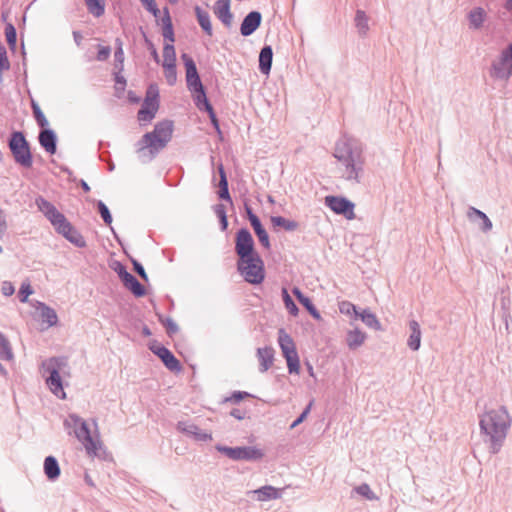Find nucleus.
Returning <instances> with one entry per match:
<instances>
[{
    "label": "nucleus",
    "mask_w": 512,
    "mask_h": 512,
    "mask_svg": "<svg viewBox=\"0 0 512 512\" xmlns=\"http://www.w3.org/2000/svg\"><path fill=\"white\" fill-rule=\"evenodd\" d=\"M173 122L164 120L155 124L151 132L145 133L136 143V153L142 163L151 162L171 141Z\"/></svg>",
    "instance_id": "obj_2"
},
{
    "label": "nucleus",
    "mask_w": 512,
    "mask_h": 512,
    "mask_svg": "<svg viewBox=\"0 0 512 512\" xmlns=\"http://www.w3.org/2000/svg\"><path fill=\"white\" fill-rule=\"evenodd\" d=\"M177 430L198 442H207L212 440V434L201 430L197 425L185 421L177 423Z\"/></svg>",
    "instance_id": "obj_16"
},
{
    "label": "nucleus",
    "mask_w": 512,
    "mask_h": 512,
    "mask_svg": "<svg viewBox=\"0 0 512 512\" xmlns=\"http://www.w3.org/2000/svg\"><path fill=\"white\" fill-rule=\"evenodd\" d=\"M252 493L257 495V500L259 501L274 500L281 497L279 490L270 485L262 486L252 491Z\"/></svg>",
    "instance_id": "obj_31"
},
{
    "label": "nucleus",
    "mask_w": 512,
    "mask_h": 512,
    "mask_svg": "<svg viewBox=\"0 0 512 512\" xmlns=\"http://www.w3.org/2000/svg\"><path fill=\"white\" fill-rule=\"evenodd\" d=\"M194 12H195L197 21H198L200 27L202 28V30L204 31V33L208 36H212L213 29H212L210 14L198 5L194 7Z\"/></svg>",
    "instance_id": "obj_26"
},
{
    "label": "nucleus",
    "mask_w": 512,
    "mask_h": 512,
    "mask_svg": "<svg viewBox=\"0 0 512 512\" xmlns=\"http://www.w3.org/2000/svg\"><path fill=\"white\" fill-rule=\"evenodd\" d=\"M159 321L166 327V332L169 336H172L178 332L179 327L172 318H163L162 316H159Z\"/></svg>",
    "instance_id": "obj_47"
},
{
    "label": "nucleus",
    "mask_w": 512,
    "mask_h": 512,
    "mask_svg": "<svg viewBox=\"0 0 512 512\" xmlns=\"http://www.w3.org/2000/svg\"><path fill=\"white\" fill-rule=\"evenodd\" d=\"M110 54H111L110 46L99 45V50L96 55V59L101 62L106 61L110 57Z\"/></svg>",
    "instance_id": "obj_54"
},
{
    "label": "nucleus",
    "mask_w": 512,
    "mask_h": 512,
    "mask_svg": "<svg viewBox=\"0 0 512 512\" xmlns=\"http://www.w3.org/2000/svg\"><path fill=\"white\" fill-rule=\"evenodd\" d=\"M37 309L40 311L42 321L47 323L49 327L57 324L58 316L53 308L47 306L43 302H38Z\"/></svg>",
    "instance_id": "obj_30"
},
{
    "label": "nucleus",
    "mask_w": 512,
    "mask_h": 512,
    "mask_svg": "<svg viewBox=\"0 0 512 512\" xmlns=\"http://www.w3.org/2000/svg\"><path fill=\"white\" fill-rule=\"evenodd\" d=\"M300 303L304 306V308L310 313V315L314 319H316V320L321 319V315H320L319 311L317 310V308L315 307V305L313 304L312 300L309 297H306Z\"/></svg>",
    "instance_id": "obj_49"
},
{
    "label": "nucleus",
    "mask_w": 512,
    "mask_h": 512,
    "mask_svg": "<svg viewBox=\"0 0 512 512\" xmlns=\"http://www.w3.org/2000/svg\"><path fill=\"white\" fill-rule=\"evenodd\" d=\"M206 112L209 115V119H210L213 127L215 128L217 133L221 135V129H220L219 121L217 119V116H216V113H215L213 107L210 110H207Z\"/></svg>",
    "instance_id": "obj_58"
},
{
    "label": "nucleus",
    "mask_w": 512,
    "mask_h": 512,
    "mask_svg": "<svg viewBox=\"0 0 512 512\" xmlns=\"http://www.w3.org/2000/svg\"><path fill=\"white\" fill-rule=\"evenodd\" d=\"M339 311L342 314L351 315L354 314L355 317H358L359 312L357 311V307L349 301H342L339 303Z\"/></svg>",
    "instance_id": "obj_50"
},
{
    "label": "nucleus",
    "mask_w": 512,
    "mask_h": 512,
    "mask_svg": "<svg viewBox=\"0 0 512 512\" xmlns=\"http://www.w3.org/2000/svg\"><path fill=\"white\" fill-rule=\"evenodd\" d=\"M181 59L186 69V83L188 90L191 92L204 88L196 64L192 57L186 53H183L181 55Z\"/></svg>",
    "instance_id": "obj_14"
},
{
    "label": "nucleus",
    "mask_w": 512,
    "mask_h": 512,
    "mask_svg": "<svg viewBox=\"0 0 512 512\" xmlns=\"http://www.w3.org/2000/svg\"><path fill=\"white\" fill-rule=\"evenodd\" d=\"M334 157L345 166V178L359 183L364 165L362 150L349 141H340L335 146Z\"/></svg>",
    "instance_id": "obj_4"
},
{
    "label": "nucleus",
    "mask_w": 512,
    "mask_h": 512,
    "mask_svg": "<svg viewBox=\"0 0 512 512\" xmlns=\"http://www.w3.org/2000/svg\"><path fill=\"white\" fill-rule=\"evenodd\" d=\"M163 58L162 65L176 64V52L173 44L165 43L163 47Z\"/></svg>",
    "instance_id": "obj_41"
},
{
    "label": "nucleus",
    "mask_w": 512,
    "mask_h": 512,
    "mask_svg": "<svg viewBox=\"0 0 512 512\" xmlns=\"http://www.w3.org/2000/svg\"><path fill=\"white\" fill-rule=\"evenodd\" d=\"M282 297L285 307L287 308L289 313L292 314L293 316H296L299 312V309L295 302L293 301V299L291 298V296L289 295L287 289L285 288L282 289Z\"/></svg>",
    "instance_id": "obj_43"
},
{
    "label": "nucleus",
    "mask_w": 512,
    "mask_h": 512,
    "mask_svg": "<svg viewBox=\"0 0 512 512\" xmlns=\"http://www.w3.org/2000/svg\"><path fill=\"white\" fill-rule=\"evenodd\" d=\"M162 36L165 40H168L171 44H173V42L175 41L173 27H163L162 28Z\"/></svg>",
    "instance_id": "obj_59"
},
{
    "label": "nucleus",
    "mask_w": 512,
    "mask_h": 512,
    "mask_svg": "<svg viewBox=\"0 0 512 512\" xmlns=\"http://www.w3.org/2000/svg\"><path fill=\"white\" fill-rule=\"evenodd\" d=\"M68 361L66 357H51L42 362L43 375L46 376V385L50 391L60 399L66 398L63 389L60 371L67 367Z\"/></svg>",
    "instance_id": "obj_5"
},
{
    "label": "nucleus",
    "mask_w": 512,
    "mask_h": 512,
    "mask_svg": "<svg viewBox=\"0 0 512 512\" xmlns=\"http://www.w3.org/2000/svg\"><path fill=\"white\" fill-rule=\"evenodd\" d=\"M409 337L407 340V346L412 351H418L421 345V328L416 320L409 321Z\"/></svg>",
    "instance_id": "obj_23"
},
{
    "label": "nucleus",
    "mask_w": 512,
    "mask_h": 512,
    "mask_svg": "<svg viewBox=\"0 0 512 512\" xmlns=\"http://www.w3.org/2000/svg\"><path fill=\"white\" fill-rule=\"evenodd\" d=\"M511 424L512 418L505 406L487 411L480 417V431L491 454L501 450Z\"/></svg>",
    "instance_id": "obj_1"
},
{
    "label": "nucleus",
    "mask_w": 512,
    "mask_h": 512,
    "mask_svg": "<svg viewBox=\"0 0 512 512\" xmlns=\"http://www.w3.org/2000/svg\"><path fill=\"white\" fill-rule=\"evenodd\" d=\"M141 33H142V35H143L145 45H146L147 49L150 51V54H151V56H152L153 60H154L157 64H159V62H160V57H159V54H158V52H157V49H156V47H155L154 43L149 39V37L147 36L146 32H145V31H143L142 29H141Z\"/></svg>",
    "instance_id": "obj_48"
},
{
    "label": "nucleus",
    "mask_w": 512,
    "mask_h": 512,
    "mask_svg": "<svg viewBox=\"0 0 512 512\" xmlns=\"http://www.w3.org/2000/svg\"><path fill=\"white\" fill-rule=\"evenodd\" d=\"M312 404H313V402L311 401L306 406V408L303 410V412L292 422V424L290 425V429H294L295 427H297L299 424H301L307 418V416L311 410Z\"/></svg>",
    "instance_id": "obj_53"
},
{
    "label": "nucleus",
    "mask_w": 512,
    "mask_h": 512,
    "mask_svg": "<svg viewBox=\"0 0 512 512\" xmlns=\"http://www.w3.org/2000/svg\"><path fill=\"white\" fill-rule=\"evenodd\" d=\"M7 144L16 164L24 169L32 168L33 155L31 146L22 131H13L10 134Z\"/></svg>",
    "instance_id": "obj_7"
},
{
    "label": "nucleus",
    "mask_w": 512,
    "mask_h": 512,
    "mask_svg": "<svg viewBox=\"0 0 512 512\" xmlns=\"http://www.w3.org/2000/svg\"><path fill=\"white\" fill-rule=\"evenodd\" d=\"M152 86H150L148 90V95L151 94ZM158 91L155 90L153 94V99H150L149 96L145 99V104L138 111L137 117L140 122H150L154 117L158 109Z\"/></svg>",
    "instance_id": "obj_17"
},
{
    "label": "nucleus",
    "mask_w": 512,
    "mask_h": 512,
    "mask_svg": "<svg viewBox=\"0 0 512 512\" xmlns=\"http://www.w3.org/2000/svg\"><path fill=\"white\" fill-rule=\"evenodd\" d=\"M271 222L274 226L282 227L286 231H296L299 228V223L295 220H289L282 216L271 217Z\"/></svg>",
    "instance_id": "obj_38"
},
{
    "label": "nucleus",
    "mask_w": 512,
    "mask_h": 512,
    "mask_svg": "<svg viewBox=\"0 0 512 512\" xmlns=\"http://www.w3.org/2000/svg\"><path fill=\"white\" fill-rule=\"evenodd\" d=\"M150 350L158 356L165 367L172 372H180L182 366L180 361L174 356V354L165 346L160 344H153L150 346Z\"/></svg>",
    "instance_id": "obj_15"
},
{
    "label": "nucleus",
    "mask_w": 512,
    "mask_h": 512,
    "mask_svg": "<svg viewBox=\"0 0 512 512\" xmlns=\"http://www.w3.org/2000/svg\"><path fill=\"white\" fill-rule=\"evenodd\" d=\"M162 12H163V16L161 18V25H162V28L163 27H173V24H172V19H171V16H170V11H169V8L167 6H165L163 9H162Z\"/></svg>",
    "instance_id": "obj_57"
},
{
    "label": "nucleus",
    "mask_w": 512,
    "mask_h": 512,
    "mask_svg": "<svg viewBox=\"0 0 512 512\" xmlns=\"http://www.w3.org/2000/svg\"><path fill=\"white\" fill-rule=\"evenodd\" d=\"M40 146L49 154L53 155L57 151V135L50 128L41 129L38 135Z\"/></svg>",
    "instance_id": "obj_20"
},
{
    "label": "nucleus",
    "mask_w": 512,
    "mask_h": 512,
    "mask_svg": "<svg viewBox=\"0 0 512 512\" xmlns=\"http://www.w3.org/2000/svg\"><path fill=\"white\" fill-rule=\"evenodd\" d=\"M14 358L11 344L8 338L0 332V359L2 361H11Z\"/></svg>",
    "instance_id": "obj_37"
},
{
    "label": "nucleus",
    "mask_w": 512,
    "mask_h": 512,
    "mask_svg": "<svg viewBox=\"0 0 512 512\" xmlns=\"http://www.w3.org/2000/svg\"><path fill=\"white\" fill-rule=\"evenodd\" d=\"M251 226L253 227L254 232L257 235L259 242L263 245V247H265L266 249H270L271 245L269 235L265 228L263 227L259 217H255L252 220Z\"/></svg>",
    "instance_id": "obj_32"
},
{
    "label": "nucleus",
    "mask_w": 512,
    "mask_h": 512,
    "mask_svg": "<svg viewBox=\"0 0 512 512\" xmlns=\"http://www.w3.org/2000/svg\"><path fill=\"white\" fill-rule=\"evenodd\" d=\"M116 89L124 90L126 86V79L123 76L116 75L115 77Z\"/></svg>",
    "instance_id": "obj_64"
},
{
    "label": "nucleus",
    "mask_w": 512,
    "mask_h": 512,
    "mask_svg": "<svg viewBox=\"0 0 512 512\" xmlns=\"http://www.w3.org/2000/svg\"><path fill=\"white\" fill-rule=\"evenodd\" d=\"M369 18L363 10H357L355 14V26L360 37H366L369 31Z\"/></svg>",
    "instance_id": "obj_34"
},
{
    "label": "nucleus",
    "mask_w": 512,
    "mask_h": 512,
    "mask_svg": "<svg viewBox=\"0 0 512 512\" xmlns=\"http://www.w3.org/2000/svg\"><path fill=\"white\" fill-rule=\"evenodd\" d=\"M214 213L218 217L219 221L225 217H227L226 214V208L223 204H216L212 207Z\"/></svg>",
    "instance_id": "obj_60"
},
{
    "label": "nucleus",
    "mask_w": 512,
    "mask_h": 512,
    "mask_svg": "<svg viewBox=\"0 0 512 512\" xmlns=\"http://www.w3.org/2000/svg\"><path fill=\"white\" fill-rule=\"evenodd\" d=\"M191 92L195 94L194 95V103H195V106L200 111H207L212 108V105L206 96V92H205L204 88H202L200 90H194Z\"/></svg>",
    "instance_id": "obj_36"
},
{
    "label": "nucleus",
    "mask_w": 512,
    "mask_h": 512,
    "mask_svg": "<svg viewBox=\"0 0 512 512\" xmlns=\"http://www.w3.org/2000/svg\"><path fill=\"white\" fill-rule=\"evenodd\" d=\"M131 262L133 264V268L135 270V272L144 280V281H148V276H147V273L143 267V265L138 262L137 260L131 258Z\"/></svg>",
    "instance_id": "obj_55"
},
{
    "label": "nucleus",
    "mask_w": 512,
    "mask_h": 512,
    "mask_svg": "<svg viewBox=\"0 0 512 512\" xmlns=\"http://www.w3.org/2000/svg\"><path fill=\"white\" fill-rule=\"evenodd\" d=\"M358 317H360V319L367 327L374 330H382V326L378 318L369 309H364L361 313L358 314Z\"/></svg>",
    "instance_id": "obj_35"
},
{
    "label": "nucleus",
    "mask_w": 512,
    "mask_h": 512,
    "mask_svg": "<svg viewBox=\"0 0 512 512\" xmlns=\"http://www.w3.org/2000/svg\"><path fill=\"white\" fill-rule=\"evenodd\" d=\"M5 36L6 41L8 43V46L11 50H14L16 47V41H17V32L16 28L12 23H7L5 25Z\"/></svg>",
    "instance_id": "obj_42"
},
{
    "label": "nucleus",
    "mask_w": 512,
    "mask_h": 512,
    "mask_svg": "<svg viewBox=\"0 0 512 512\" xmlns=\"http://www.w3.org/2000/svg\"><path fill=\"white\" fill-rule=\"evenodd\" d=\"M262 15L259 11L249 12L240 25V33L244 37L252 35L261 25Z\"/></svg>",
    "instance_id": "obj_19"
},
{
    "label": "nucleus",
    "mask_w": 512,
    "mask_h": 512,
    "mask_svg": "<svg viewBox=\"0 0 512 512\" xmlns=\"http://www.w3.org/2000/svg\"><path fill=\"white\" fill-rule=\"evenodd\" d=\"M44 473L46 477L54 481L60 476V466L54 456H47L44 460Z\"/></svg>",
    "instance_id": "obj_29"
},
{
    "label": "nucleus",
    "mask_w": 512,
    "mask_h": 512,
    "mask_svg": "<svg viewBox=\"0 0 512 512\" xmlns=\"http://www.w3.org/2000/svg\"><path fill=\"white\" fill-rule=\"evenodd\" d=\"M237 270L249 284L258 285L265 279L264 262L259 254L244 259H238Z\"/></svg>",
    "instance_id": "obj_8"
},
{
    "label": "nucleus",
    "mask_w": 512,
    "mask_h": 512,
    "mask_svg": "<svg viewBox=\"0 0 512 512\" xmlns=\"http://www.w3.org/2000/svg\"><path fill=\"white\" fill-rule=\"evenodd\" d=\"M2 293L5 296H10L14 293V287L9 282H4L2 286Z\"/></svg>",
    "instance_id": "obj_63"
},
{
    "label": "nucleus",
    "mask_w": 512,
    "mask_h": 512,
    "mask_svg": "<svg viewBox=\"0 0 512 512\" xmlns=\"http://www.w3.org/2000/svg\"><path fill=\"white\" fill-rule=\"evenodd\" d=\"M33 293L30 284H22L19 290V299L21 302H26L29 295Z\"/></svg>",
    "instance_id": "obj_56"
},
{
    "label": "nucleus",
    "mask_w": 512,
    "mask_h": 512,
    "mask_svg": "<svg viewBox=\"0 0 512 512\" xmlns=\"http://www.w3.org/2000/svg\"><path fill=\"white\" fill-rule=\"evenodd\" d=\"M38 209L50 221L58 234L74 244L78 248L87 246L86 240L82 234L67 220L65 215L57 210V208L43 197L36 199Z\"/></svg>",
    "instance_id": "obj_3"
},
{
    "label": "nucleus",
    "mask_w": 512,
    "mask_h": 512,
    "mask_svg": "<svg viewBox=\"0 0 512 512\" xmlns=\"http://www.w3.org/2000/svg\"><path fill=\"white\" fill-rule=\"evenodd\" d=\"M31 108L38 126L41 129L47 128V126L49 125L48 120L45 117L39 105L34 100L31 101Z\"/></svg>",
    "instance_id": "obj_40"
},
{
    "label": "nucleus",
    "mask_w": 512,
    "mask_h": 512,
    "mask_svg": "<svg viewBox=\"0 0 512 512\" xmlns=\"http://www.w3.org/2000/svg\"><path fill=\"white\" fill-rule=\"evenodd\" d=\"M366 340V334L362 331H360L358 328H355L353 330H349L346 335V343L349 349L356 350L360 346L363 345V343Z\"/></svg>",
    "instance_id": "obj_28"
},
{
    "label": "nucleus",
    "mask_w": 512,
    "mask_h": 512,
    "mask_svg": "<svg viewBox=\"0 0 512 512\" xmlns=\"http://www.w3.org/2000/svg\"><path fill=\"white\" fill-rule=\"evenodd\" d=\"M278 343L281 348L282 354L287 362L288 371L290 374L299 373L300 360L292 337L281 328L278 331Z\"/></svg>",
    "instance_id": "obj_9"
},
{
    "label": "nucleus",
    "mask_w": 512,
    "mask_h": 512,
    "mask_svg": "<svg viewBox=\"0 0 512 512\" xmlns=\"http://www.w3.org/2000/svg\"><path fill=\"white\" fill-rule=\"evenodd\" d=\"M252 395L245 391H234L229 397L224 398L223 403L232 402L239 403L243 399L247 397H251Z\"/></svg>",
    "instance_id": "obj_51"
},
{
    "label": "nucleus",
    "mask_w": 512,
    "mask_h": 512,
    "mask_svg": "<svg viewBox=\"0 0 512 512\" xmlns=\"http://www.w3.org/2000/svg\"><path fill=\"white\" fill-rule=\"evenodd\" d=\"M467 217L471 222H476L477 220H480L481 223L479 224V229L484 233L489 232L493 227L489 217L484 212L475 207L470 206L468 208Z\"/></svg>",
    "instance_id": "obj_21"
},
{
    "label": "nucleus",
    "mask_w": 512,
    "mask_h": 512,
    "mask_svg": "<svg viewBox=\"0 0 512 512\" xmlns=\"http://www.w3.org/2000/svg\"><path fill=\"white\" fill-rule=\"evenodd\" d=\"M124 286L129 289L135 297H142L146 291L144 286L138 281V279L131 273L125 274V277L121 280Z\"/></svg>",
    "instance_id": "obj_27"
},
{
    "label": "nucleus",
    "mask_w": 512,
    "mask_h": 512,
    "mask_svg": "<svg viewBox=\"0 0 512 512\" xmlns=\"http://www.w3.org/2000/svg\"><path fill=\"white\" fill-rule=\"evenodd\" d=\"M486 18V12L482 7H476L468 13V20L470 27L479 29L483 26Z\"/></svg>",
    "instance_id": "obj_33"
},
{
    "label": "nucleus",
    "mask_w": 512,
    "mask_h": 512,
    "mask_svg": "<svg viewBox=\"0 0 512 512\" xmlns=\"http://www.w3.org/2000/svg\"><path fill=\"white\" fill-rule=\"evenodd\" d=\"M97 208H98V212L100 213L104 223L107 224V225H111V223H112V215H111L110 210L107 207V205L103 201L98 200L97 201Z\"/></svg>",
    "instance_id": "obj_46"
},
{
    "label": "nucleus",
    "mask_w": 512,
    "mask_h": 512,
    "mask_svg": "<svg viewBox=\"0 0 512 512\" xmlns=\"http://www.w3.org/2000/svg\"><path fill=\"white\" fill-rule=\"evenodd\" d=\"M235 251L238 259H244L258 254L254 248V240L247 228H241L236 235Z\"/></svg>",
    "instance_id": "obj_12"
},
{
    "label": "nucleus",
    "mask_w": 512,
    "mask_h": 512,
    "mask_svg": "<svg viewBox=\"0 0 512 512\" xmlns=\"http://www.w3.org/2000/svg\"><path fill=\"white\" fill-rule=\"evenodd\" d=\"M64 426L73 429V434L83 444L89 456H98V450L102 447V443L92 438L87 423L81 417L70 414L64 421Z\"/></svg>",
    "instance_id": "obj_6"
},
{
    "label": "nucleus",
    "mask_w": 512,
    "mask_h": 512,
    "mask_svg": "<svg viewBox=\"0 0 512 512\" xmlns=\"http://www.w3.org/2000/svg\"><path fill=\"white\" fill-rule=\"evenodd\" d=\"M273 50L269 45L262 47L259 53V70L264 75H269L272 67Z\"/></svg>",
    "instance_id": "obj_24"
},
{
    "label": "nucleus",
    "mask_w": 512,
    "mask_h": 512,
    "mask_svg": "<svg viewBox=\"0 0 512 512\" xmlns=\"http://www.w3.org/2000/svg\"><path fill=\"white\" fill-rule=\"evenodd\" d=\"M218 172H219V191L218 196L220 199L228 201L230 204H233L232 198L229 193V185L227 180V175L224 170V166L222 163L218 165Z\"/></svg>",
    "instance_id": "obj_25"
},
{
    "label": "nucleus",
    "mask_w": 512,
    "mask_h": 512,
    "mask_svg": "<svg viewBox=\"0 0 512 512\" xmlns=\"http://www.w3.org/2000/svg\"><path fill=\"white\" fill-rule=\"evenodd\" d=\"M257 358L260 362V372H266L274 361V349L270 346L262 347L257 349Z\"/></svg>",
    "instance_id": "obj_22"
},
{
    "label": "nucleus",
    "mask_w": 512,
    "mask_h": 512,
    "mask_svg": "<svg viewBox=\"0 0 512 512\" xmlns=\"http://www.w3.org/2000/svg\"><path fill=\"white\" fill-rule=\"evenodd\" d=\"M354 491L365 497L368 500H377L378 497L375 495V493L371 490L370 486L367 483H362L359 486H356L354 488Z\"/></svg>",
    "instance_id": "obj_44"
},
{
    "label": "nucleus",
    "mask_w": 512,
    "mask_h": 512,
    "mask_svg": "<svg viewBox=\"0 0 512 512\" xmlns=\"http://www.w3.org/2000/svg\"><path fill=\"white\" fill-rule=\"evenodd\" d=\"M230 3L231 0H217L213 6L215 16L226 28H230L233 23V13L231 12Z\"/></svg>",
    "instance_id": "obj_18"
},
{
    "label": "nucleus",
    "mask_w": 512,
    "mask_h": 512,
    "mask_svg": "<svg viewBox=\"0 0 512 512\" xmlns=\"http://www.w3.org/2000/svg\"><path fill=\"white\" fill-rule=\"evenodd\" d=\"M115 61L120 63L121 65L124 62V51L122 47H115L114 53Z\"/></svg>",
    "instance_id": "obj_62"
},
{
    "label": "nucleus",
    "mask_w": 512,
    "mask_h": 512,
    "mask_svg": "<svg viewBox=\"0 0 512 512\" xmlns=\"http://www.w3.org/2000/svg\"><path fill=\"white\" fill-rule=\"evenodd\" d=\"M490 76L496 80L508 81L512 76V43L503 49L499 58L492 62Z\"/></svg>",
    "instance_id": "obj_11"
},
{
    "label": "nucleus",
    "mask_w": 512,
    "mask_h": 512,
    "mask_svg": "<svg viewBox=\"0 0 512 512\" xmlns=\"http://www.w3.org/2000/svg\"><path fill=\"white\" fill-rule=\"evenodd\" d=\"M145 9L150 12L156 19L159 17L160 10L155 0H139Z\"/></svg>",
    "instance_id": "obj_52"
},
{
    "label": "nucleus",
    "mask_w": 512,
    "mask_h": 512,
    "mask_svg": "<svg viewBox=\"0 0 512 512\" xmlns=\"http://www.w3.org/2000/svg\"><path fill=\"white\" fill-rule=\"evenodd\" d=\"M325 205L329 207L334 213L345 216L346 219L352 220L355 218L354 203L345 197L341 196H326Z\"/></svg>",
    "instance_id": "obj_13"
},
{
    "label": "nucleus",
    "mask_w": 512,
    "mask_h": 512,
    "mask_svg": "<svg viewBox=\"0 0 512 512\" xmlns=\"http://www.w3.org/2000/svg\"><path fill=\"white\" fill-rule=\"evenodd\" d=\"M87 6V10L94 17L99 18L105 12L104 0H84Z\"/></svg>",
    "instance_id": "obj_39"
},
{
    "label": "nucleus",
    "mask_w": 512,
    "mask_h": 512,
    "mask_svg": "<svg viewBox=\"0 0 512 512\" xmlns=\"http://www.w3.org/2000/svg\"><path fill=\"white\" fill-rule=\"evenodd\" d=\"M215 449L234 461H257L264 457V452L254 446L228 447L217 444Z\"/></svg>",
    "instance_id": "obj_10"
},
{
    "label": "nucleus",
    "mask_w": 512,
    "mask_h": 512,
    "mask_svg": "<svg viewBox=\"0 0 512 512\" xmlns=\"http://www.w3.org/2000/svg\"><path fill=\"white\" fill-rule=\"evenodd\" d=\"M115 272L118 274L119 278L122 280L129 272L126 270V267L120 262H116V267L114 268Z\"/></svg>",
    "instance_id": "obj_61"
},
{
    "label": "nucleus",
    "mask_w": 512,
    "mask_h": 512,
    "mask_svg": "<svg viewBox=\"0 0 512 512\" xmlns=\"http://www.w3.org/2000/svg\"><path fill=\"white\" fill-rule=\"evenodd\" d=\"M167 83L173 86L177 81L176 64L162 65Z\"/></svg>",
    "instance_id": "obj_45"
}]
</instances>
